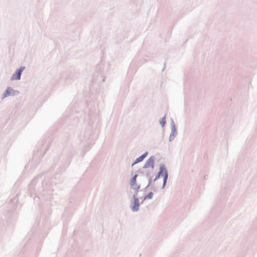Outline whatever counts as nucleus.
<instances>
[{
    "label": "nucleus",
    "instance_id": "nucleus-1",
    "mask_svg": "<svg viewBox=\"0 0 257 257\" xmlns=\"http://www.w3.org/2000/svg\"><path fill=\"white\" fill-rule=\"evenodd\" d=\"M24 69V67H21L13 75L11 78L12 80H19L20 79L21 76L23 71Z\"/></svg>",
    "mask_w": 257,
    "mask_h": 257
},
{
    "label": "nucleus",
    "instance_id": "nucleus-2",
    "mask_svg": "<svg viewBox=\"0 0 257 257\" xmlns=\"http://www.w3.org/2000/svg\"><path fill=\"white\" fill-rule=\"evenodd\" d=\"M160 176L163 177L164 182H165L168 177V174L166 169L164 167V166H161L160 168L159 177Z\"/></svg>",
    "mask_w": 257,
    "mask_h": 257
},
{
    "label": "nucleus",
    "instance_id": "nucleus-5",
    "mask_svg": "<svg viewBox=\"0 0 257 257\" xmlns=\"http://www.w3.org/2000/svg\"><path fill=\"white\" fill-rule=\"evenodd\" d=\"M154 160L153 159H149V160L146 162L145 167H152L153 168L154 167Z\"/></svg>",
    "mask_w": 257,
    "mask_h": 257
},
{
    "label": "nucleus",
    "instance_id": "nucleus-4",
    "mask_svg": "<svg viewBox=\"0 0 257 257\" xmlns=\"http://www.w3.org/2000/svg\"><path fill=\"white\" fill-rule=\"evenodd\" d=\"M147 154L146 153V154H144L143 155H142V156H141L140 157H139V158H138L135 161V162L134 163V164H133V165H134L135 164H137V163H138L141 161H142L145 158H146V157L147 156Z\"/></svg>",
    "mask_w": 257,
    "mask_h": 257
},
{
    "label": "nucleus",
    "instance_id": "nucleus-3",
    "mask_svg": "<svg viewBox=\"0 0 257 257\" xmlns=\"http://www.w3.org/2000/svg\"><path fill=\"white\" fill-rule=\"evenodd\" d=\"M134 200L131 206V208L134 211H137L139 209L140 203L138 199L137 198L136 195L134 196Z\"/></svg>",
    "mask_w": 257,
    "mask_h": 257
},
{
    "label": "nucleus",
    "instance_id": "nucleus-9",
    "mask_svg": "<svg viewBox=\"0 0 257 257\" xmlns=\"http://www.w3.org/2000/svg\"><path fill=\"white\" fill-rule=\"evenodd\" d=\"M166 122L165 118L163 117L162 118V119L160 120V124L162 125V127L164 126Z\"/></svg>",
    "mask_w": 257,
    "mask_h": 257
},
{
    "label": "nucleus",
    "instance_id": "nucleus-8",
    "mask_svg": "<svg viewBox=\"0 0 257 257\" xmlns=\"http://www.w3.org/2000/svg\"><path fill=\"white\" fill-rule=\"evenodd\" d=\"M153 193L152 192H150L149 193V194L148 195H147L143 200V201L145 200L146 199H151L153 197Z\"/></svg>",
    "mask_w": 257,
    "mask_h": 257
},
{
    "label": "nucleus",
    "instance_id": "nucleus-6",
    "mask_svg": "<svg viewBox=\"0 0 257 257\" xmlns=\"http://www.w3.org/2000/svg\"><path fill=\"white\" fill-rule=\"evenodd\" d=\"M137 177V175H136L134 176V177L131 179L130 182V184L132 187L135 188L137 186L136 185V178Z\"/></svg>",
    "mask_w": 257,
    "mask_h": 257
},
{
    "label": "nucleus",
    "instance_id": "nucleus-7",
    "mask_svg": "<svg viewBox=\"0 0 257 257\" xmlns=\"http://www.w3.org/2000/svg\"><path fill=\"white\" fill-rule=\"evenodd\" d=\"M12 91V89L10 88H9L7 89L6 93L5 94V96H7L9 95H10L11 94V92Z\"/></svg>",
    "mask_w": 257,
    "mask_h": 257
}]
</instances>
